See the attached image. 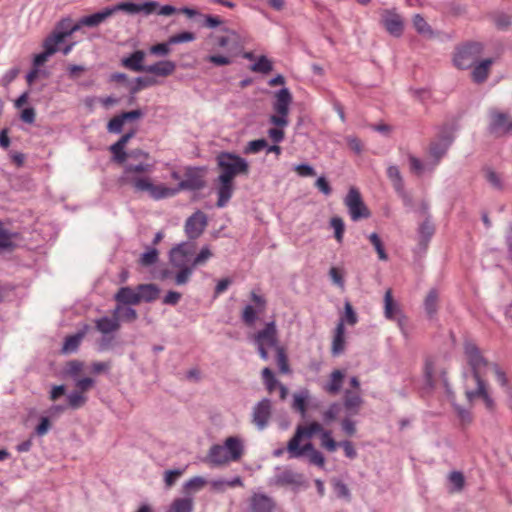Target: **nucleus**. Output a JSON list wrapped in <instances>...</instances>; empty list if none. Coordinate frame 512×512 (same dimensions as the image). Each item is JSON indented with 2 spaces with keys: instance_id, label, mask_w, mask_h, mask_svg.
<instances>
[{
  "instance_id": "f257e3e1",
  "label": "nucleus",
  "mask_w": 512,
  "mask_h": 512,
  "mask_svg": "<svg viewBox=\"0 0 512 512\" xmlns=\"http://www.w3.org/2000/svg\"><path fill=\"white\" fill-rule=\"evenodd\" d=\"M464 354L467 359V363L471 369L470 374L467 372L463 373V377L468 380L469 377L475 383V388H470L468 384L465 386V396L469 403H472L475 399H482L486 408L492 410L494 407V400L488 393V384L484 380L486 369H488L492 363L482 355L478 346L469 340L464 343Z\"/></svg>"
},
{
  "instance_id": "f03ea898",
  "label": "nucleus",
  "mask_w": 512,
  "mask_h": 512,
  "mask_svg": "<svg viewBox=\"0 0 512 512\" xmlns=\"http://www.w3.org/2000/svg\"><path fill=\"white\" fill-rule=\"evenodd\" d=\"M153 166L148 163L128 164L120 178L121 184L130 185L136 192H147L154 200H160L162 184L155 185L145 173H150Z\"/></svg>"
},
{
  "instance_id": "7ed1b4c3",
  "label": "nucleus",
  "mask_w": 512,
  "mask_h": 512,
  "mask_svg": "<svg viewBox=\"0 0 512 512\" xmlns=\"http://www.w3.org/2000/svg\"><path fill=\"white\" fill-rule=\"evenodd\" d=\"M204 175V168L188 167L185 170L184 179L178 183L177 187L170 188L162 184L160 200L173 197L183 190L196 191L204 188L206 184Z\"/></svg>"
},
{
  "instance_id": "20e7f679",
  "label": "nucleus",
  "mask_w": 512,
  "mask_h": 512,
  "mask_svg": "<svg viewBox=\"0 0 512 512\" xmlns=\"http://www.w3.org/2000/svg\"><path fill=\"white\" fill-rule=\"evenodd\" d=\"M217 165L220 169L218 177L232 180L238 175H248L249 164L246 159L231 152H221L218 154Z\"/></svg>"
},
{
  "instance_id": "39448f33",
  "label": "nucleus",
  "mask_w": 512,
  "mask_h": 512,
  "mask_svg": "<svg viewBox=\"0 0 512 512\" xmlns=\"http://www.w3.org/2000/svg\"><path fill=\"white\" fill-rule=\"evenodd\" d=\"M269 486L291 487L293 490L307 488L305 476L289 467H276L274 475L268 480Z\"/></svg>"
},
{
  "instance_id": "423d86ee",
  "label": "nucleus",
  "mask_w": 512,
  "mask_h": 512,
  "mask_svg": "<svg viewBox=\"0 0 512 512\" xmlns=\"http://www.w3.org/2000/svg\"><path fill=\"white\" fill-rule=\"evenodd\" d=\"M254 342L257 345L258 353L263 360H268L267 348L280 347L278 345L277 328L274 321L265 325V327L254 335Z\"/></svg>"
},
{
  "instance_id": "0eeeda50",
  "label": "nucleus",
  "mask_w": 512,
  "mask_h": 512,
  "mask_svg": "<svg viewBox=\"0 0 512 512\" xmlns=\"http://www.w3.org/2000/svg\"><path fill=\"white\" fill-rule=\"evenodd\" d=\"M488 116V131L490 134L496 137L512 134V117L508 112L491 108L488 112Z\"/></svg>"
},
{
  "instance_id": "6e6552de",
  "label": "nucleus",
  "mask_w": 512,
  "mask_h": 512,
  "mask_svg": "<svg viewBox=\"0 0 512 512\" xmlns=\"http://www.w3.org/2000/svg\"><path fill=\"white\" fill-rule=\"evenodd\" d=\"M483 51L481 43L472 42L459 48L454 56V64L459 69H468L474 66Z\"/></svg>"
},
{
  "instance_id": "1a4fd4ad",
  "label": "nucleus",
  "mask_w": 512,
  "mask_h": 512,
  "mask_svg": "<svg viewBox=\"0 0 512 512\" xmlns=\"http://www.w3.org/2000/svg\"><path fill=\"white\" fill-rule=\"evenodd\" d=\"M196 245L193 242H182L170 250L169 260L173 267H192Z\"/></svg>"
},
{
  "instance_id": "9d476101",
  "label": "nucleus",
  "mask_w": 512,
  "mask_h": 512,
  "mask_svg": "<svg viewBox=\"0 0 512 512\" xmlns=\"http://www.w3.org/2000/svg\"><path fill=\"white\" fill-rule=\"evenodd\" d=\"M349 214L353 221L370 217V211L364 204L359 190L351 187L344 199Z\"/></svg>"
},
{
  "instance_id": "9b49d317",
  "label": "nucleus",
  "mask_w": 512,
  "mask_h": 512,
  "mask_svg": "<svg viewBox=\"0 0 512 512\" xmlns=\"http://www.w3.org/2000/svg\"><path fill=\"white\" fill-rule=\"evenodd\" d=\"M454 140L453 131L449 128H443L437 136V139L430 144V155L435 159L436 164L447 153Z\"/></svg>"
},
{
  "instance_id": "f8f14e48",
  "label": "nucleus",
  "mask_w": 512,
  "mask_h": 512,
  "mask_svg": "<svg viewBox=\"0 0 512 512\" xmlns=\"http://www.w3.org/2000/svg\"><path fill=\"white\" fill-rule=\"evenodd\" d=\"M381 24L394 37H400L403 34L404 23L395 9H385L381 12Z\"/></svg>"
},
{
  "instance_id": "ddd939ff",
  "label": "nucleus",
  "mask_w": 512,
  "mask_h": 512,
  "mask_svg": "<svg viewBox=\"0 0 512 512\" xmlns=\"http://www.w3.org/2000/svg\"><path fill=\"white\" fill-rule=\"evenodd\" d=\"M120 310H121V306L118 305L113 310L112 316H110V317L104 316V317L97 318L94 321L96 330L99 333H101L102 335H110V334H114L115 332H117L121 327L120 317H119Z\"/></svg>"
},
{
  "instance_id": "4468645a",
  "label": "nucleus",
  "mask_w": 512,
  "mask_h": 512,
  "mask_svg": "<svg viewBox=\"0 0 512 512\" xmlns=\"http://www.w3.org/2000/svg\"><path fill=\"white\" fill-rule=\"evenodd\" d=\"M113 7L114 13L118 11H123L129 15H136L139 13H144L145 15L154 14L156 12V8L159 7V4L154 1H148L143 3H131V2H122L116 4Z\"/></svg>"
},
{
  "instance_id": "2eb2a0df",
  "label": "nucleus",
  "mask_w": 512,
  "mask_h": 512,
  "mask_svg": "<svg viewBox=\"0 0 512 512\" xmlns=\"http://www.w3.org/2000/svg\"><path fill=\"white\" fill-rule=\"evenodd\" d=\"M207 226V216L202 211H197L185 222V232L189 239L198 238Z\"/></svg>"
},
{
  "instance_id": "dca6fc26",
  "label": "nucleus",
  "mask_w": 512,
  "mask_h": 512,
  "mask_svg": "<svg viewBox=\"0 0 512 512\" xmlns=\"http://www.w3.org/2000/svg\"><path fill=\"white\" fill-rule=\"evenodd\" d=\"M276 501L264 493H253L249 498L250 512H274Z\"/></svg>"
},
{
  "instance_id": "f3484780",
  "label": "nucleus",
  "mask_w": 512,
  "mask_h": 512,
  "mask_svg": "<svg viewBox=\"0 0 512 512\" xmlns=\"http://www.w3.org/2000/svg\"><path fill=\"white\" fill-rule=\"evenodd\" d=\"M20 239L21 236L18 232L6 229L3 222L0 221V254L13 252L19 246Z\"/></svg>"
},
{
  "instance_id": "a211bd4d",
  "label": "nucleus",
  "mask_w": 512,
  "mask_h": 512,
  "mask_svg": "<svg viewBox=\"0 0 512 512\" xmlns=\"http://www.w3.org/2000/svg\"><path fill=\"white\" fill-rule=\"evenodd\" d=\"M271 416V402L269 399H262L253 409V423L263 430Z\"/></svg>"
},
{
  "instance_id": "6ab92c4d",
  "label": "nucleus",
  "mask_w": 512,
  "mask_h": 512,
  "mask_svg": "<svg viewBox=\"0 0 512 512\" xmlns=\"http://www.w3.org/2000/svg\"><path fill=\"white\" fill-rule=\"evenodd\" d=\"M204 461L212 466H223L229 462H233L232 459L229 458L226 448L219 444H214L210 447Z\"/></svg>"
},
{
  "instance_id": "aec40b11",
  "label": "nucleus",
  "mask_w": 512,
  "mask_h": 512,
  "mask_svg": "<svg viewBox=\"0 0 512 512\" xmlns=\"http://www.w3.org/2000/svg\"><path fill=\"white\" fill-rule=\"evenodd\" d=\"M234 188V181L221 177L217 178L218 200L216 206L218 208H223L227 205L233 195Z\"/></svg>"
},
{
  "instance_id": "412c9836",
  "label": "nucleus",
  "mask_w": 512,
  "mask_h": 512,
  "mask_svg": "<svg viewBox=\"0 0 512 512\" xmlns=\"http://www.w3.org/2000/svg\"><path fill=\"white\" fill-rule=\"evenodd\" d=\"M146 53L143 50H136L127 57L121 59V65L134 72H146L147 66L144 65Z\"/></svg>"
},
{
  "instance_id": "4be33fe9",
  "label": "nucleus",
  "mask_w": 512,
  "mask_h": 512,
  "mask_svg": "<svg viewBox=\"0 0 512 512\" xmlns=\"http://www.w3.org/2000/svg\"><path fill=\"white\" fill-rule=\"evenodd\" d=\"M303 438H297L294 433L293 437L287 443V451L289 453V458H299L305 454L313 453L314 445L312 443H306L303 446H300V442Z\"/></svg>"
},
{
  "instance_id": "5701e85b",
  "label": "nucleus",
  "mask_w": 512,
  "mask_h": 512,
  "mask_svg": "<svg viewBox=\"0 0 512 512\" xmlns=\"http://www.w3.org/2000/svg\"><path fill=\"white\" fill-rule=\"evenodd\" d=\"M273 109L277 114L288 115L289 106L292 102V95L288 88H282L275 94Z\"/></svg>"
},
{
  "instance_id": "b1692460",
  "label": "nucleus",
  "mask_w": 512,
  "mask_h": 512,
  "mask_svg": "<svg viewBox=\"0 0 512 512\" xmlns=\"http://www.w3.org/2000/svg\"><path fill=\"white\" fill-rule=\"evenodd\" d=\"M364 400L358 392L346 390L344 393V407L350 416H355L359 413Z\"/></svg>"
},
{
  "instance_id": "393cba45",
  "label": "nucleus",
  "mask_w": 512,
  "mask_h": 512,
  "mask_svg": "<svg viewBox=\"0 0 512 512\" xmlns=\"http://www.w3.org/2000/svg\"><path fill=\"white\" fill-rule=\"evenodd\" d=\"M223 446L226 448L229 458L232 459L233 462L239 461L243 456L244 445L240 438L230 436L226 438Z\"/></svg>"
},
{
  "instance_id": "a878e982",
  "label": "nucleus",
  "mask_w": 512,
  "mask_h": 512,
  "mask_svg": "<svg viewBox=\"0 0 512 512\" xmlns=\"http://www.w3.org/2000/svg\"><path fill=\"white\" fill-rule=\"evenodd\" d=\"M116 302L122 305H137L140 303L138 290L131 287H121L114 296Z\"/></svg>"
},
{
  "instance_id": "bb28decb",
  "label": "nucleus",
  "mask_w": 512,
  "mask_h": 512,
  "mask_svg": "<svg viewBox=\"0 0 512 512\" xmlns=\"http://www.w3.org/2000/svg\"><path fill=\"white\" fill-rule=\"evenodd\" d=\"M493 64V59L488 58L485 60H482L479 63H476L473 67V70L471 72L472 80L477 83H483L486 81V79L489 76L490 68Z\"/></svg>"
},
{
  "instance_id": "cd10ccee",
  "label": "nucleus",
  "mask_w": 512,
  "mask_h": 512,
  "mask_svg": "<svg viewBox=\"0 0 512 512\" xmlns=\"http://www.w3.org/2000/svg\"><path fill=\"white\" fill-rule=\"evenodd\" d=\"M345 349V326L344 319H341L335 328V333L332 341L331 353L333 356H338L343 353Z\"/></svg>"
},
{
  "instance_id": "c85d7f7f",
  "label": "nucleus",
  "mask_w": 512,
  "mask_h": 512,
  "mask_svg": "<svg viewBox=\"0 0 512 512\" xmlns=\"http://www.w3.org/2000/svg\"><path fill=\"white\" fill-rule=\"evenodd\" d=\"M435 227L431 222L429 217H427L419 226L418 234H419V248L420 250L425 251L429 241L434 235Z\"/></svg>"
},
{
  "instance_id": "c756f323",
  "label": "nucleus",
  "mask_w": 512,
  "mask_h": 512,
  "mask_svg": "<svg viewBox=\"0 0 512 512\" xmlns=\"http://www.w3.org/2000/svg\"><path fill=\"white\" fill-rule=\"evenodd\" d=\"M176 69L175 62L171 60L159 61L155 64L148 65L146 73H151L161 77H167L171 75Z\"/></svg>"
},
{
  "instance_id": "7c9ffc66",
  "label": "nucleus",
  "mask_w": 512,
  "mask_h": 512,
  "mask_svg": "<svg viewBox=\"0 0 512 512\" xmlns=\"http://www.w3.org/2000/svg\"><path fill=\"white\" fill-rule=\"evenodd\" d=\"M345 374L341 370H334L330 374L328 383L324 386V390L330 395H336L340 392Z\"/></svg>"
},
{
  "instance_id": "2f4dec72",
  "label": "nucleus",
  "mask_w": 512,
  "mask_h": 512,
  "mask_svg": "<svg viewBox=\"0 0 512 512\" xmlns=\"http://www.w3.org/2000/svg\"><path fill=\"white\" fill-rule=\"evenodd\" d=\"M87 329L88 326H85L83 330L76 334L67 336L62 346V352L65 354L76 352L82 339L85 337Z\"/></svg>"
},
{
  "instance_id": "473e14b6",
  "label": "nucleus",
  "mask_w": 512,
  "mask_h": 512,
  "mask_svg": "<svg viewBox=\"0 0 512 512\" xmlns=\"http://www.w3.org/2000/svg\"><path fill=\"white\" fill-rule=\"evenodd\" d=\"M326 430L323 429V426L314 421L310 423L308 426L298 425L295 430L296 439L297 438H312L315 434L322 435V432H325Z\"/></svg>"
},
{
  "instance_id": "72a5a7b5",
  "label": "nucleus",
  "mask_w": 512,
  "mask_h": 512,
  "mask_svg": "<svg viewBox=\"0 0 512 512\" xmlns=\"http://www.w3.org/2000/svg\"><path fill=\"white\" fill-rule=\"evenodd\" d=\"M400 313V307L394 301L392 291L388 289L384 295V315L387 319L393 320Z\"/></svg>"
},
{
  "instance_id": "f704fd0d",
  "label": "nucleus",
  "mask_w": 512,
  "mask_h": 512,
  "mask_svg": "<svg viewBox=\"0 0 512 512\" xmlns=\"http://www.w3.org/2000/svg\"><path fill=\"white\" fill-rule=\"evenodd\" d=\"M140 302H152L158 298L159 288L155 284H140L137 286Z\"/></svg>"
},
{
  "instance_id": "c9c22d12",
  "label": "nucleus",
  "mask_w": 512,
  "mask_h": 512,
  "mask_svg": "<svg viewBox=\"0 0 512 512\" xmlns=\"http://www.w3.org/2000/svg\"><path fill=\"white\" fill-rule=\"evenodd\" d=\"M80 28L81 27H80L79 21L76 24H73L72 20L67 18V19L61 20L58 23L54 32L57 35H63V40H64L67 36H70L72 33L79 30Z\"/></svg>"
},
{
  "instance_id": "e433bc0d",
  "label": "nucleus",
  "mask_w": 512,
  "mask_h": 512,
  "mask_svg": "<svg viewBox=\"0 0 512 512\" xmlns=\"http://www.w3.org/2000/svg\"><path fill=\"white\" fill-rule=\"evenodd\" d=\"M88 401V397L81 391L74 390L67 396V405L73 410L83 407Z\"/></svg>"
},
{
  "instance_id": "4c0bfd02",
  "label": "nucleus",
  "mask_w": 512,
  "mask_h": 512,
  "mask_svg": "<svg viewBox=\"0 0 512 512\" xmlns=\"http://www.w3.org/2000/svg\"><path fill=\"white\" fill-rule=\"evenodd\" d=\"M413 25L419 34L429 37V38H432L434 36V32H433L431 26L426 22V20L420 14H416L413 17Z\"/></svg>"
},
{
  "instance_id": "58836bf2",
  "label": "nucleus",
  "mask_w": 512,
  "mask_h": 512,
  "mask_svg": "<svg viewBox=\"0 0 512 512\" xmlns=\"http://www.w3.org/2000/svg\"><path fill=\"white\" fill-rule=\"evenodd\" d=\"M439 294L436 289H431L424 301L426 313L432 317L437 312Z\"/></svg>"
},
{
  "instance_id": "ea45409f",
  "label": "nucleus",
  "mask_w": 512,
  "mask_h": 512,
  "mask_svg": "<svg viewBox=\"0 0 512 512\" xmlns=\"http://www.w3.org/2000/svg\"><path fill=\"white\" fill-rule=\"evenodd\" d=\"M387 177L391 181L395 191L398 189L401 190V188L404 187V180L398 166L390 165L387 168Z\"/></svg>"
},
{
  "instance_id": "a19ab883",
  "label": "nucleus",
  "mask_w": 512,
  "mask_h": 512,
  "mask_svg": "<svg viewBox=\"0 0 512 512\" xmlns=\"http://www.w3.org/2000/svg\"><path fill=\"white\" fill-rule=\"evenodd\" d=\"M169 512H193V500L177 498L172 502Z\"/></svg>"
},
{
  "instance_id": "79ce46f5",
  "label": "nucleus",
  "mask_w": 512,
  "mask_h": 512,
  "mask_svg": "<svg viewBox=\"0 0 512 512\" xmlns=\"http://www.w3.org/2000/svg\"><path fill=\"white\" fill-rule=\"evenodd\" d=\"M63 41V35H57L55 32H53L43 42L44 51L48 52L52 56L54 53H56L57 46Z\"/></svg>"
},
{
  "instance_id": "37998d69",
  "label": "nucleus",
  "mask_w": 512,
  "mask_h": 512,
  "mask_svg": "<svg viewBox=\"0 0 512 512\" xmlns=\"http://www.w3.org/2000/svg\"><path fill=\"white\" fill-rule=\"evenodd\" d=\"M262 379L269 393H272L281 384L276 378L273 371L265 367L262 370Z\"/></svg>"
},
{
  "instance_id": "c03bdc74",
  "label": "nucleus",
  "mask_w": 512,
  "mask_h": 512,
  "mask_svg": "<svg viewBox=\"0 0 512 512\" xmlns=\"http://www.w3.org/2000/svg\"><path fill=\"white\" fill-rule=\"evenodd\" d=\"M159 258V252L156 248H148L146 252H144L140 259L139 263L144 267H149L157 263Z\"/></svg>"
},
{
  "instance_id": "a18cd8bd",
  "label": "nucleus",
  "mask_w": 512,
  "mask_h": 512,
  "mask_svg": "<svg viewBox=\"0 0 512 512\" xmlns=\"http://www.w3.org/2000/svg\"><path fill=\"white\" fill-rule=\"evenodd\" d=\"M492 19L499 30H507L512 26V16L506 13H495Z\"/></svg>"
},
{
  "instance_id": "49530a36",
  "label": "nucleus",
  "mask_w": 512,
  "mask_h": 512,
  "mask_svg": "<svg viewBox=\"0 0 512 512\" xmlns=\"http://www.w3.org/2000/svg\"><path fill=\"white\" fill-rule=\"evenodd\" d=\"M253 72L268 74L272 71V62L266 56H260L257 62H255L251 68Z\"/></svg>"
},
{
  "instance_id": "de8ad7c7",
  "label": "nucleus",
  "mask_w": 512,
  "mask_h": 512,
  "mask_svg": "<svg viewBox=\"0 0 512 512\" xmlns=\"http://www.w3.org/2000/svg\"><path fill=\"white\" fill-rule=\"evenodd\" d=\"M276 351V362L279 367L281 373L287 374L290 372V367L288 364V358L285 352V349L280 346L275 349Z\"/></svg>"
},
{
  "instance_id": "09e8293b",
  "label": "nucleus",
  "mask_w": 512,
  "mask_h": 512,
  "mask_svg": "<svg viewBox=\"0 0 512 512\" xmlns=\"http://www.w3.org/2000/svg\"><path fill=\"white\" fill-rule=\"evenodd\" d=\"M206 483L207 481L205 478L201 476H195L185 482L184 490L186 492H197L201 490L206 485Z\"/></svg>"
},
{
  "instance_id": "8fccbe9b",
  "label": "nucleus",
  "mask_w": 512,
  "mask_h": 512,
  "mask_svg": "<svg viewBox=\"0 0 512 512\" xmlns=\"http://www.w3.org/2000/svg\"><path fill=\"white\" fill-rule=\"evenodd\" d=\"M268 147V142L266 139H256L248 142L247 146L244 149L245 154H256L266 149Z\"/></svg>"
},
{
  "instance_id": "3c124183",
  "label": "nucleus",
  "mask_w": 512,
  "mask_h": 512,
  "mask_svg": "<svg viewBox=\"0 0 512 512\" xmlns=\"http://www.w3.org/2000/svg\"><path fill=\"white\" fill-rule=\"evenodd\" d=\"M330 225L334 229V236L338 243H342L343 241V235L345 231V225L340 217H333L330 220Z\"/></svg>"
},
{
  "instance_id": "603ef678",
  "label": "nucleus",
  "mask_w": 512,
  "mask_h": 512,
  "mask_svg": "<svg viewBox=\"0 0 512 512\" xmlns=\"http://www.w3.org/2000/svg\"><path fill=\"white\" fill-rule=\"evenodd\" d=\"M449 482L453 486L452 492H460L465 484V478L461 472L453 471L449 474Z\"/></svg>"
},
{
  "instance_id": "864d4df0",
  "label": "nucleus",
  "mask_w": 512,
  "mask_h": 512,
  "mask_svg": "<svg viewBox=\"0 0 512 512\" xmlns=\"http://www.w3.org/2000/svg\"><path fill=\"white\" fill-rule=\"evenodd\" d=\"M84 363L79 360H72L67 363L66 374L73 380L78 378L79 374L83 371Z\"/></svg>"
},
{
  "instance_id": "5fc2aeb1",
  "label": "nucleus",
  "mask_w": 512,
  "mask_h": 512,
  "mask_svg": "<svg viewBox=\"0 0 512 512\" xmlns=\"http://www.w3.org/2000/svg\"><path fill=\"white\" fill-rule=\"evenodd\" d=\"M74 384L77 391H81L83 394L86 395V392L93 388L95 381L90 377H78L74 379Z\"/></svg>"
},
{
  "instance_id": "6e6d98bb",
  "label": "nucleus",
  "mask_w": 512,
  "mask_h": 512,
  "mask_svg": "<svg viewBox=\"0 0 512 512\" xmlns=\"http://www.w3.org/2000/svg\"><path fill=\"white\" fill-rule=\"evenodd\" d=\"M331 431L326 430L325 432H322L321 435V446L325 448L329 452H334L337 449V446L339 445L336 443V441L331 436Z\"/></svg>"
},
{
  "instance_id": "4d7b16f0",
  "label": "nucleus",
  "mask_w": 512,
  "mask_h": 512,
  "mask_svg": "<svg viewBox=\"0 0 512 512\" xmlns=\"http://www.w3.org/2000/svg\"><path fill=\"white\" fill-rule=\"evenodd\" d=\"M212 256V253L208 247H203L201 251L193 256L192 266L194 268L204 265Z\"/></svg>"
},
{
  "instance_id": "13d9d810",
  "label": "nucleus",
  "mask_w": 512,
  "mask_h": 512,
  "mask_svg": "<svg viewBox=\"0 0 512 512\" xmlns=\"http://www.w3.org/2000/svg\"><path fill=\"white\" fill-rule=\"evenodd\" d=\"M178 269L179 271L175 275V283L177 285H185L189 281L193 273L194 267H182Z\"/></svg>"
},
{
  "instance_id": "bf43d9fd",
  "label": "nucleus",
  "mask_w": 512,
  "mask_h": 512,
  "mask_svg": "<svg viewBox=\"0 0 512 512\" xmlns=\"http://www.w3.org/2000/svg\"><path fill=\"white\" fill-rule=\"evenodd\" d=\"M155 81L151 78H143V77H137L135 79V84L130 88V94L135 95L142 89L149 87L153 85Z\"/></svg>"
},
{
  "instance_id": "052dcab7",
  "label": "nucleus",
  "mask_w": 512,
  "mask_h": 512,
  "mask_svg": "<svg viewBox=\"0 0 512 512\" xmlns=\"http://www.w3.org/2000/svg\"><path fill=\"white\" fill-rule=\"evenodd\" d=\"M196 39V36L193 32L185 31L176 35H172L169 37V43L171 44H179L185 42H191Z\"/></svg>"
},
{
  "instance_id": "680f3d73",
  "label": "nucleus",
  "mask_w": 512,
  "mask_h": 512,
  "mask_svg": "<svg viewBox=\"0 0 512 512\" xmlns=\"http://www.w3.org/2000/svg\"><path fill=\"white\" fill-rule=\"evenodd\" d=\"M292 407L296 411L300 412L302 417H305L307 410L306 396L294 394Z\"/></svg>"
},
{
  "instance_id": "e2e57ef3",
  "label": "nucleus",
  "mask_w": 512,
  "mask_h": 512,
  "mask_svg": "<svg viewBox=\"0 0 512 512\" xmlns=\"http://www.w3.org/2000/svg\"><path fill=\"white\" fill-rule=\"evenodd\" d=\"M333 487H334L335 493L337 494V496L339 498H344L348 501L350 500L351 493H350L348 486L344 482H342L340 480H336L333 482Z\"/></svg>"
},
{
  "instance_id": "0e129e2a",
  "label": "nucleus",
  "mask_w": 512,
  "mask_h": 512,
  "mask_svg": "<svg viewBox=\"0 0 512 512\" xmlns=\"http://www.w3.org/2000/svg\"><path fill=\"white\" fill-rule=\"evenodd\" d=\"M341 411V405L339 403H332L328 409L323 413V419L329 423L334 421Z\"/></svg>"
},
{
  "instance_id": "69168bd1",
  "label": "nucleus",
  "mask_w": 512,
  "mask_h": 512,
  "mask_svg": "<svg viewBox=\"0 0 512 512\" xmlns=\"http://www.w3.org/2000/svg\"><path fill=\"white\" fill-rule=\"evenodd\" d=\"M125 121L124 119L122 118V115H117L115 117H113L107 124V130L110 132V133H115V134H118L122 131V128H123V125H124Z\"/></svg>"
},
{
  "instance_id": "338daca9",
  "label": "nucleus",
  "mask_w": 512,
  "mask_h": 512,
  "mask_svg": "<svg viewBox=\"0 0 512 512\" xmlns=\"http://www.w3.org/2000/svg\"><path fill=\"white\" fill-rule=\"evenodd\" d=\"M256 319V310L251 305H247L242 312L243 322L248 326H252L255 323Z\"/></svg>"
},
{
  "instance_id": "774afa93",
  "label": "nucleus",
  "mask_w": 512,
  "mask_h": 512,
  "mask_svg": "<svg viewBox=\"0 0 512 512\" xmlns=\"http://www.w3.org/2000/svg\"><path fill=\"white\" fill-rule=\"evenodd\" d=\"M170 45L169 39L165 43H159L151 46L150 53L156 56H166L170 53Z\"/></svg>"
}]
</instances>
